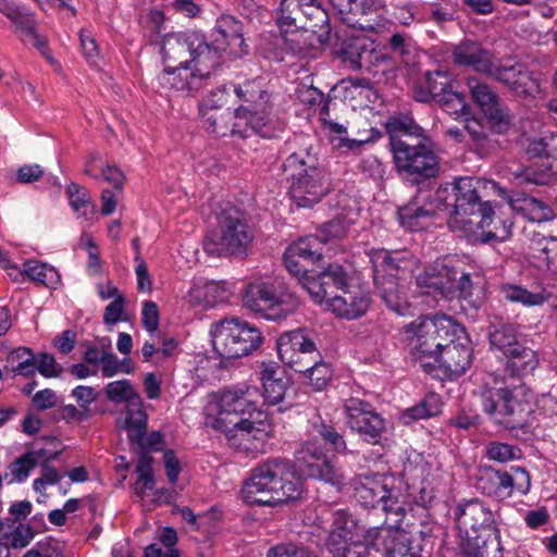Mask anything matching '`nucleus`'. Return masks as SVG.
I'll return each mask as SVG.
<instances>
[{"label": "nucleus", "instance_id": "obj_1", "mask_svg": "<svg viewBox=\"0 0 557 557\" xmlns=\"http://www.w3.org/2000/svg\"><path fill=\"white\" fill-rule=\"evenodd\" d=\"M490 191L506 195V190L494 181L471 176L454 178L437 188V202L445 201L447 210L451 208L448 226L454 232H460L473 242L490 243L505 240L511 234L512 224L504 225L502 230L484 231L493 222L495 214L492 202L487 199Z\"/></svg>", "mask_w": 557, "mask_h": 557}, {"label": "nucleus", "instance_id": "obj_2", "mask_svg": "<svg viewBox=\"0 0 557 557\" xmlns=\"http://www.w3.org/2000/svg\"><path fill=\"white\" fill-rule=\"evenodd\" d=\"M242 493L248 504L276 506L298 500L304 493V482L288 461L271 459L252 470Z\"/></svg>", "mask_w": 557, "mask_h": 557}, {"label": "nucleus", "instance_id": "obj_3", "mask_svg": "<svg viewBox=\"0 0 557 557\" xmlns=\"http://www.w3.org/2000/svg\"><path fill=\"white\" fill-rule=\"evenodd\" d=\"M414 134L413 138L405 128L401 134L392 133L389 145L397 173L409 184L418 186L436 178L441 163L435 141L419 126Z\"/></svg>", "mask_w": 557, "mask_h": 557}, {"label": "nucleus", "instance_id": "obj_4", "mask_svg": "<svg viewBox=\"0 0 557 557\" xmlns=\"http://www.w3.org/2000/svg\"><path fill=\"white\" fill-rule=\"evenodd\" d=\"M462 535L461 549L469 557H503L495 517L478 498L461 502L454 509Z\"/></svg>", "mask_w": 557, "mask_h": 557}, {"label": "nucleus", "instance_id": "obj_5", "mask_svg": "<svg viewBox=\"0 0 557 557\" xmlns=\"http://www.w3.org/2000/svg\"><path fill=\"white\" fill-rule=\"evenodd\" d=\"M288 193L298 208H311L332 190L326 170L309 153L294 152L283 162Z\"/></svg>", "mask_w": 557, "mask_h": 557}, {"label": "nucleus", "instance_id": "obj_6", "mask_svg": "<svg viewBox=\"0 0 557 557\" xmlns=\"http://www.w3.org/2000/svg\"><path fill=\"white\" fill-rule=\"evenodd\" d=\"M255 238V230L248 224L246 214L227 205L218 216V226L203 239V249L209 256H240L246 253Z\"/></svg>", "mask_w": 557, "mask_h": 557}, {"label": "nucleus", "instance_id": "obj_7", "mask_svg": "<svg viewBox=\"0 0 557 557\" xmlns=\"http://www.w3.org/2000/svg\"><path fill=\"white\" fill-rule=\"evenodd\" d=\"M411 354L424 366V359L434 360L447 343L456 336L465 338V329L447 315L420 317L407 327Z\"/></svg>", "mask_w": 557, "mask_h": 557}, {"label": "nucleus", "instance_id": "obj_8", "mask_svg": "<svg viewBox=\"0 0 557 557\" xmlns=\"http://www.w3.org/2000/svg\"><path fill=\"white\" fill-rule=\"evenodd\" d=\"M524 396L523 383L497 388L483 397V410L508 430L529 434L533 409Z\"/></svg>", "mask_w": 557, "mask_h": 557}, {"label": "nucleus", "instance_id": "obj_9", "mask_svg": "<svg viewBox=\"0 0 557 557\" xmlns=\"http://www.w3.org/2000/svg\"><path fill=\"white\" fill-rule=\"evenodd\" d=\"M214 351L222 359H237L250 355L262 343L261 332L247 321L224 318L211 329Z\"/></svg>", "mask_w": 557, "mask_h": 557}, {"label": "nucleus", "instance_id": "obj_10", "mask_svg": "<svg viewBox=\"0 0 557 557\" xmlns=\"http://www.w3.org/2000/svg\"><path fill=\"white\" fill-rule=\"evenodd\" d=\"M244 304L269 320L285 319L298 308V299L289 292L283 280L250 283L244 295Z\"/></svg>", "mask_w": 557, "mask_h": 557}, {"label": "nucleus", "instance_id": "obj_11", "mask_svg": "<svg viewBox=\"0 0 557 557\" xmlns=\"http://www.w3.org/2000/svg\"><path fill=\"white\" fill-rule=\"evenodd\" d=\"M277 24L285 33L304 29L317 34L321 42L331 39L330 17L320 0H281Z\"/></svg>", "mask_w": 557, "mask_h": 557}, {"label": "nucleus", "instance_id": "obj_12", "mask_svg": "<svg viewBox=\"0 0 557 557\" xmlns=\"http://www.w3.org/2000/svg\"><path fill=\"white\" fill-rule=\"evenodd\" d=\"M400 481L394 476L373 475L364 476L355 486V497L364 507L376 508L386 515L385 521L400 523L405 517L404 502L400 499Z\"/></svg>", "mask_w": 557, "mask_h": 557}, {"label": "nucleus", "instance_id": "obj_13", "mask_svg": "<svg viewBox=\"0 0 557 557\" xmlns=\"http://www.w3.org/2000/svg\"><path fill=\"white\" fill-rule=\"evenodd\" d=\"M475 486L483 495L502 502L515 493L528 494L531 480L529 472L521 467L515 468L511 474L506 470L483 466L479 468Z\"/></svg>", "mask_w": 557, "mask_h": 557}, {"label": "nucleus", "instance_id": "obj_14", "mask_svg": "<svg viewBox=\"0 0 557 557\" xmlns=\"http://www.w3.org/2000/svg\"><path fill=\"white\" fill-rule=\"evenodd\" d=\"M364 539L377 550H383L385 557H421L423 545L421 540L401 530L399 523L384 521L381 527L369 528Z\"/></svg>", "mask_w": 557, "mask_h": 557}, {"label": "nucleus", "instance_id": "obj_15", "mask_svg": "<svg viewBox=\"0 0 557 557\" xmlns=\"http://www.w3.org/2000/svg\"><path fill=\"white\" fill-rule=\"evenodd\" d=\"M295 467L302 474L334 486H341L345 480L341 468L327 458L322 446L313 442L305 443L296 451Z\"/></svg>", "mask_w": 557, "mask_h": 557}, {"label": "nucleus", "instance_id": "obj_16", "mask_svg": "<svg viewBox=\"0 0 557 557\" xmlns=\"http://www.w3.org/2000/svg\"><path fill=\"white\" fill-rule=\"evenodd\" d=\"M486 77L504 85L518 96H531L539 90V84L532 72L521 62L494 58Z\"/></svg>", "mask_w": 557, "mask_h": 557}, {"label": "nucleus", "instance_id": "obj_17", "mask_svg": "<svg viewBox=\"0 0 557 557\" xmlns=\"http://www.w3.org/2000/svg\"><path fill=\"white\" fill-rule=\"evenodd\" d=\"M219 408L218 416L211 422H207V425L213 429L223 428L227 424L236 426L243 423L245 418L255 419L253 417H257V413H265L257 409L252 399V392L249 388L223 392Z\"/></svg>", "mask_w": 557, "mask_h": 557}, {"label": "nucleus", "instance_id": "obj_18", "mask_svg": "<svg viewBox=\"0 0 557 557\" xmlns=\"http://www.w3.org/2000/svg\"><path fill=\"white\" fill-rule=\"evenodd\" d=\"M324 263L304 281V288L317 302L329 301L337 292L348 287V275L344 268L337 263Z\"/></svg>", "mask_w": 557, "mask_h": 557}, {"label": "nucleus", "instance_id": "obj_19", "mask_svg": "<svg viewBox=\"0 0 557 557\" xmlns=\"http://www.w3.org/2000/svg\"><path fill=\"white\" fill-rule=\"evenodd\" d=\"M253 418H245L236 426L227 424L215 430L225 434L230 446L245 451L256 450L267 438L269 423L267 413H257Z\"/></svg>", "mask_w": 557, "mask_h": 557}, {"label": "nucleus", "instance_id": "obj_20", "mask_svg": "<svg viewBox=\"0 0 557 557\" xmlns=\"http://www.w3.org/2000/svg\"><path fill=\"white\" fill-rule=\"evenodd\" d=\"M370 407V404L360 399L350 398L347 400L345 404L347 423L364 441L377 444L385 431V421L379 413L372 411Z\"/></svg>", "mask_w": 557, "mask_h": 557}, {"label": "nucleus", "instance_id": "obj_21", "mask_svg": "<svg viewBox=\"0 0 557 557\" xmlns=\"http://www.w3.org/2000/svg\"><path fill=\"white\" fill-rule=\"evenodd\" d=\"M472 352L470 339L465 332V338L456 336V342L447 343L446 346L442 348L433 360L434 363L426 362L424 366L434 367L435 363H437L438 368L443 369L449 377H458L470 368Z\"/></svg>", "mask_w": 557, "mask_h": 557}, {"label": "nucleus", "instance_id": "obj_22", "mask_svg": "<svg viewBox=\"0 0 557 557\" xmlns=\"http://www.w3.org/2000/svg\"><path fill=\"white\" fill-rule=\"evenodd\" d=\"M344 518L343 513H336L334 528L326 541L327 550L333 557H370L369 547L372 544L352 540L350 532L344 525Z\"/></svg>", "mask_w": 557, "mask_h": 557}, {"label": "nucleus", "instance_id": "obj_23", "mask_svg": "<svg viewBox=\"0 0 557 557\" xmlns=\"http://www.w3.org/2000/svg\"><path fill=\"white\" fill-rule=\"evenodd\" d=\"M459 270L453 260L437 259L417 277L420 286L437 290L446 298L454 297V286Z\"/></svg>", "mask_w": 557, "mask_h": 557}, {"label": "nucleus", "instance_id": "obj_24", "mask_svg": "<svg viewBox=\"0 0 557 557\" xmlns=\"http://www.w3.org/2000/svg\"><path fill=\"white\" fill-rule=\"evenodd\" d=\"M373 280L395 278L399 271L409 270L412 264V255L408 250L377 249L371 253Z\"/></svg>", "mask_w": 557, "mask_h": 557}, {"label": "nucleus", "instance_id": "obj_25", "mask_svg": "<svg viewBox=\"0 0 557 557\" xmlns=\"http://www.w3.org/2000/svg\"><path fill=\"white\" fill-rule=\"evenodd\" d=\"M194 47L191 50V57L189 65L197 73V76L202 78V83L210 76L211 71L218 67L221 63V51L224 47L213 42L209 45L205 37L200 34H196L194 38Z\"/></svg>", "mask_w": 557, "mask_h": 557}, {"label": "nucleus", "instance_id": "obj_26", "mask_svg": "<svg viewBox=\"0 0 557 557\" xmlns=\"http://www.w3.org/2000/svg\"><path fill=\"white\" fill-rule=\"evenodd\" d=\"M327 305L337 317L352 320L367 312L370 299L358 288L351 290L345 287L341 290V294L332 296Z\"/></svg>", "mask_w": 557, "mask_h": 557}, {"label": "nucleus", "instance_id": "obj_27", "mask_svg": "<svg viewBox=\"0 0 557 557\" xmlns=\"http://www.w3.org/2000/svg\"><path fill=\"white\" fill-rule=\"evenodd\" d=\"M158 82L165 89L194 92L203 87L202 78L197 76L193 67L187 65L166 64L162 73L158 75Z\"/></svg>", "mask_w": 557, "mask_h": 557}, {"label": "nucleus", "instance_id": "obj_28", "mask_svg": "<svg viewBox=\"0 0 557 557\" xmlns=\"http://www.w3.org/2000/svg\"><path fill=\"white\" fill-rule=\"evenodd\" d=\"M494 58L495 55L491 51L472 40H463L453 50V60L456 64L471 66L484 75L492 66Z\"/></svg>", "mask_w": 557, "mask_h": 557}, {"label": "nucleus", "instance_id": "obj_29", "mask_svg": "<svg viewBox=\"0 0 557 557\" xmlns=\"http://www.w3.org/2000/svg\"><path fill=\"white\" fill-rule=\"evenodd\" d=\"M196 34L176 33L166 35L161 47L164 62L170 65L189 64Z\"/></svg>", "mask_w": 557, "mask_h": 557}, {"label": "nucleus", "instance_id": "obj_30", "mask_svg": "<svg viewBox=\"0 0 557 557\" xmlns=\"http://www.w3.org/2000/svg\"><path fill=\"white\" fill-rule=\"evenodd\" d=\"M505 358V374L512 379H521L540 363L537 354L531 347L520 343L503 355Z\"/></svg>", "mask_w": 557, "mask_h": 557}, {"label": "nucleus", "instance_id": "obj_31", "mask_svg": "<svg viewBox=\"0 0 557 557\" xmlns=\"http://www.w3.org/2000/svg\"><path fill=\"white\" fill-rule=\"evenodd\" d=\"M508 205L512 211L532 222H546L555 216L549 205L524 193H515L509 196Z\"/></svg>", "mask_w": 557, "mask_h": 557}, {"label": "nucleus", "instance_id": "obj_32", "mask_svg": "<svg viewBox=\"0 0 557 557\" xmlns=\"http://www.w3.org/2000/svg\"><path fill=\"white\" fill-rule=\"evenodd\" d=\"M277 351L284 363H297L295 354L317 352V347L305 330H294L280 336Z\"/></svg>", "mask_w": 557, "mask_h": 557}, {"label": "nucleus", "instance_id": "obj_33", "mask_svg": "<svg viewBox=\"0 0 557 557\" xmlns=\"http://www.w3.org/2000/svg\"><path fill=\"white\" fill-rule=\"evenodd\" d=\"M447 210L445 201L437 202V189L435 193L428 197L426 201L421 207H404L399 209V219L404 226L411 231H418L424 225L420 222L421 219H431L438 212Z\"/></svg>", "mask_w": 557, "mask_h": 557}, {"label": "nucleus", "instance_id": "obj_34", "mask_svg": "<svg viewBox=\"0 0 557 557\" xmlns=\"http://www.w3.org/2000/svg\"><path fill=\"white\" fill-rule=\"evenodd\" d=\"M212 37L213 42L224 47V50L226 47L242 50L245 45L243 25L232 15H222L216 20Z\"/></svg>", "mask_w": 557, "mask_h": 557}, {"label": "nucleus", "instance_id": "obj_35", "mask_svg": "<svg viewBox=\"0 0 557 557\" xmlns=\"http://www.w3.org/2000/svg\"><path fill=\"white\" fill-rule=\"evenodd\" d=\"M484 281L479 273L459 271L455 282L454 296L468 300L471 306L479 308L483 301Z\"/></svg>", "mask_w": 557, "mask_h": 557}, {"label": "nucleus", "instance_id": "obj_36", "mask_svg": "<svg viewBox=\"0 0 557 557\" xmlns=\"http://www.w3.org/2000/svg\"><path fill=\"white\" fill-rule=\"evenodd\" d=\"M375 287L381 299L394 312L406 314L409 309V302L406 294L396 278H379L374 281Z\"/></svg>", "mask_w": 557, "mask_h": 557}, {"label": "nucleus", "instance_id": "obj_37", "mask_svg": "<svg viewBox=\"0 0 557 557\" xmlns=\"http://www.w3.org/2000/svg\"><path fill=\"white\" fill-rule=\"evenodd\" d=\"M283 374L278 366L263 364L261 372L263 397L271 405L282 401L286 393L287 382L283 379Z\"/></svg>", "mask_w": 557, "mask_h": 557}, {"label": "nucleus", "instance_id": "obj_38", "mask_svg": "<svg viewBox=\"0 0 557 557\" xmlns=\"http://www.w3.org/2000/svg\"><path fill=\"white\" fill-rule=\"evenodd\" d=\"M270 113V104H265L264 108L251 106H240L234 112V117L240 124L244 122L246 132L250 128L252 132L260 134L262 137H270L271 134L268 129Z\"/></svg>", "mask_w": 557, "mask_h": 557}, {"label": "nucleus", "instance_id": "obj_39", "mask_svg": "<svg viewBox=\"0 0 557 557\" xmlns=\"http://www.w3.org/2000/svg\"><path fill=\"white\" fill-rule=\"evenodd\" d=\"M488 339L492 349L506 354L508 350L519 345L517 339V330L513 324L504 322L495 318L488 327Z\"/></svg>", "mask_w": 557, "mask_h": 557}, {"label": "nucleus", "instance_id": "obj_40", "mask_svg": "<svg viewBox=\"0 0 557 557\" xmlns=\"http://www.w3.org/2000/svg\"><path fill=\"white\" fill-rule=\"evenodd\" d=\"M463 129L469 134L473 149L481 157H486L496 149V141L488 136L485 127L479 119H465Z\"/></svg>", "mask_w": 557, "mask_h": 557}, {"label": "nucleus", "instance_id": "obj_41", "mask_svg": "<svg viewBox=\"0 0 557 557\" xmlns=\"http://www.w3.org/2000/svg\"><path fill=\"white\" fill-rule=\"evenodd\" d=\"M517 185L543 186L550 180L549 166H536L534 164L519 165L510 172Z\"/></svg>", "mask_w": 557, "mask_h": 557}, {"label": "nucleus", "instance_id": "obj_42", "mask_svg": "<svg viewBox=\"0 0 557 557\" xmlns=\"http://www.w3.org/2000/svg\"><path fill=\"white\" fill-rule=\"evenodd\" d=\"M442 407L441 397L435 393H429L419 404L406 409L400 419L408 424L413 420L435 417L442 412Z\"/></svg>", "mask_w": 557, "mask_h": 557}, {"label": "nucleus", "instance_id": "obj_43", "mask_svg": "<svg viewBox=\"0 0 557 557\" xmlns=\"http://www.w3.org/2000/svg\"><path fill=\"white\" fill-rule=\"evenodd\" d=\"M321 249L322 244L318 238L308 237L293 243L286 250L289 251L292 257L301 258L302 261L314 268L317 263L324 262Z\"/></svg>", "mask_w": 557, "mask_h": 557}, {"label": "nucleus", "instance_id": "obj_44", "mask_svg": "<svg viewBox=\"0 0 557 557\" xmlns=\"http://www.w3.org/2000/svg\"><path fill=\"white\" fill-rule=\"evenodd\" d=\"M236 96L245 103L244 106L262 107L270 102V96L263 88L261 79L246 81L235 87Z\"/></svg>", "mask_w": 557, "mask_h": 557}, {"label": "nucleus", "instance_id": "obj_45", "mask_svg": "<svg viewBox=\"0 0 557 557\" xmlns=\"http://www.w3.org/2000/svg\"><path fill=\"white\" fill-rule=\"evenodd\" d=\"M106 395L113 403H127L128 408L143 405L140 396L128 380L109 383L106 386Z\"/></svg>", "mask_w": 557, "mask_h": 557}, {"label": "nucleus", "instance_id": "obj_46", "mask_svg": "<svg viewBox=\"0 0 557 557\" xmlns=\"http://www.w3.org/2000/svg\"><path fill=\"white\" fill-rule=\"evenodd\" d=\"M525 153L529 158L557 161V133H550L529 141Z\"/></svg>", "mask_w": 557, "mask_h": 557}, {"label": "nucleus", "instance_id": "obj_47", "mask_svg": "<svg viewBox=\"0 0 557 557\" xmlns=\"http://www.w3.org/2000/svg\"><path fill=\"white\" fill-rule=\"evenodd\" d=\"M467 85L472 100L479 106L482 112L485 111L486 108H491L500 101L494 89L476 77H469Z\"/></svg>", "mask_w": 557, "mask_h": 557}, {"label": "nucleus", "instance_id": "obj_48", "mask_svg": "<svg viewBox=\"0 0 557 557\" xmlns=\"http://www.w3.org/2000/svg\"><path fill=\"white\" fill-rule=\"evenodd\" d=\"M203 126L208 132L221 137L226 136L228 133L233 135L238 134L243 138L248 136L246 129L239 128L240 124L238 122L232 126L224 122V114L219 111L203 112Z\"/></svg>", "mask_w": 557, "mask_h": 557}, {"label": "nucleus", "instance_id": "obj_49", "mask_svg": "<svg viewBox=\"0 0 557 557\" xmlns=\"http://www.w3.org/2000/svg\"><path fill=\"white\" fill-rule=\"evenodd\" d=\"M45 448L27 451L9 465L10 474L13 481L23 482L29 475L32 469L38 465L40 457H46Z\"/></svg>", "mask_w": 557, "mask_h": 557}, {"label": "nucleus", "instance_id": "obj_50", "mask_svg": "<svg viewBox=\"0 0 557 557\" xmlns=\"http://www.w3.org/2000/svg\"><path fill=\"white\" fill-rule=\"evenodd\" d=\"M137 407V409L132 407L127 409L125 420L127 437L132 445H135L138 441H143L144 435H147V413L141 406Z\"/></svg>", "mask_w": 557, "mask_h": 557}, {"label": "nucleus", "instance_id": "obj_51", "mask_svg": "<svg viewBox=\"0 0 557 557\" xmlns=\"http://www.w3.org/2000/svg\"><path fill=\"white\" fill-rule=\"evenodd\" d=\"M305 370L301 375L315 392L324 389L333 376L331 366L322 360H315L312 366L305 368Z\"/></svg>", "mask_w": 557, "mask_h": 557}, {"label": "nucleus", "instance_id": "obj_52", "mask_svg": "<svg viewBox=\"0 0 557 557\" xmlns=\"http://www.w3.org/2000/svg\"><path fill=\"white\" fill-rule=\"evenodd\" d=\"M24 272L29 280L40 283L46 287H53L59 282V273L57 270L39 261L25 262Z\"/></svg>", "mask_w": 557, "mask_h": 557}, {"label": "nucleus", "instance_id": "obj_53", "mask_svg": "<svg viewBox=\"0 0 557 557\" xmlns=\"http://www.w3.org/2000/svg\"><path fill=\"white\" fill-rule=\"evenodd\" d=\"M500 293L506 300L524 306H540L545 301L542 293H532L519 285L504 284L500 286Z\"/></svg>", "mask_w": 557, "mask_h": 557}, {"label": "nucleus", "instance_id": "obj_54", "mask_svg": "<svg viewBox=\"0 0 557 557\" xmlns=\"http://www.w3.org/2000/svg\"><path fill=\"white\" fill-rule=\"evenodd\" d=\"M357 27L361 30L375 32L381 26L383 15L382 4L379 0H363V5Z\"/></svg>", "mask_w": 557, "mask_h": 557}, {"label": "nucleus", "instance_id": "obj_55", "mask_svg": "<svg viewBox=\"0 0 557 557\" xmlns=\"http://www.w3.org/2000/svg\"><path fill=\"white\" fill-rule=\"evenodd\" d=\"M483 113L493 132L497 134H505L511 127V115L509 114L508 109L505 108L500 101L491 108H486Z\"/></svg>", "mask_w": 557, "mask_h": 557}, {"label": "nucleus", "instance_id": "obj_56", "mask_svg": "<svg viewBox=\"0 0 557 557\" xmlns=\"http://www.w3.org/2000/svg\"><path fill=\"white\" fill-rule=\"evenodd\" d=\"M66 195L69 197L70 206L73 210L79 211L83 209V215L87 218V209H90V212H94L96 209L95 203L91 201L88 190L76 184L71 183L66 187Z\"/></svg>", "mask_w": 557, "mask_h": 557}, {"label": "nucleus", "instance_id": "obj_57", "mask_svg": "<svg viewBox=\"0 0 557 557\" xmlns=\"http://www.w3.org/2000/svg\"><path fill=\"white\" fill-rule=\"evenodd\" d=\"M372 42L366 36L351 35L344 40L342 52L352 63H359L366 52H372Z\"/></svg>", "mask_w": 557, "mask_h": 557}, {"label": "nucleus", "instance_id": "obj_58", "mask_svg": "<svg viewBox=\"0 0 557 557\" xmlns=\"http://www.w3.org/2000/svg\"><path fill=\"white\" fill-rule=\"evenodd\" d=\"M485 456L490 460L505 463L519 459L521 457V450L506 443L490 442L485 445Z\"/></svg>", "mask_w": 557, "mask_h": 557}, {"label": "nucleus", "instance_id": "obj_59", "mask_svg": "<svg viewBox=\"0 0 557 557\" xmlns=\"http://www.w3.org/2000/svg\"><path fill=\"white\" fill-rule=\"evenodd\" d=\"M341 18L348 26L356 28L361 14L363 0H330Z\"/></svg>", "mask_w": 557, "mask_h": 557}, {"label": "nucleus", "instance_id": "obj_60", "mask_svg": "<svg viewBox=\"0 0 557 557\" xmlns=\"http://www.w3.org/2000/svg\"><path fill=\"white\" fill-rule=\"evenodd\" d=\"M15 16L11 21L24 33V40L39 49L46 47V39L36 33L34 18L22 11Z\"/></svg>", "mask_w": 557, "mask_h": 557}, {"label": "nucleus", "instance_id": "obj_61", "mask_svg": "<svg viewBox=\"0 0 557 557\" xmlns=\"http://www.w3.org/2000/svg\"><path fill=\"white\" fill-rule=\"evenodd\" d=\"M436 102L446 111L448 114H461L466 112L468 104L465 95L453 89V86L447 89Z\"/></svg>", "mask_w": 557, "mask_h": 557}, {"label": "nucleus", "instance_id": "obj_62", "mask_svg": "<svg viewBox=\"0 0 557 557\" xmlns=\"http://www.w3.org/2000/svg\"><path fill=\"white\" fill-rule=\"evenodd\" d=\"M153 458L148 454V451H143L139 454V460L136 468V472L139 475V481H143L144 487L141 490H137V494L143 496L146 490H152L154 485L152 465Z\"/></svg>", "mask_w": 557, "mask_h": 557}, {"label": "nucleus", "instance_id": "obj_63", "mask_svg": "<svg viewBox=\"0 0 557 557\" xmlns=\"http://www.w3.org/2000/svg\"><path fill=\"white\" fill-rule=\"evenodd\" d=\"M268 557H317V555L302 544L288 542L272 547L268 553Z\"/></svg>", "mask_w": 557, "mask_h": 557}, {"label": "nucleus", "instance_id": "obj_64", "mask_svg": "<svg viewBox=\"0 0 557 557\" xmlns=\"http://www.w3.org/2000/svg\"><path fill=\"white\" fill-rule=\"evenodd\" d=\"M424 84L433 95L435 101L453 86L449 76L441 71L428 72L425 74Z\"/></svg>", "mask_w": 557, "mask_h": 557}]
</instances>
